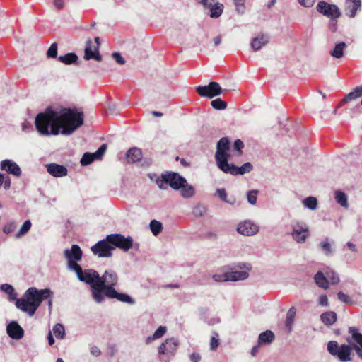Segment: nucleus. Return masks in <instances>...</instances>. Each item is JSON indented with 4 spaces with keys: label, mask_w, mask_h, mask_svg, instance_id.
<instances>
[{
    "label": "nucleus",
    "mask_w": 362,
    "mask_h": 362,
    "mask_svg": "<svg viewBox=\"0 0 362 362\" xmlns=\"http://www.w3.org/2000/svg\"><path fill=\"white\" fill-rule=\"evenodd\" d=\"M35 124L41 136L70 135L83 124V112L77 109L49 107L36 116Z\"/></svg>",
    "instance_id": "obj_1"
},
{
    "label": "nucleus",
    "mask_w": 362,
    "mask_h": 362,
    "mask_svg": "<svg viewBox=\"0 0 362 362\" xmlns=\"http://www.w3.org/2000/svg\"><path fill=\"white\" fill-rule=\"evenodd\" d=\"M52 293L49 288L39 290L35 287H30L26 290L21 298L16 299V306L18 309L32 317L41 303L49 298Z\"/></svg>",
    "instance_id": "obj_2"
},
{
    "label": "nucleus",
    "mask_w": 362,
    "mask_h": 362,
    "mask_svg": "<svg viewBox=\"0 0 362 362\" xmlns=\"http://www.w3.org/2000/svg\"><path fill=\"white\" fill-rule=\"evenodd\" d=\"M73 272L80 281L90 285L93 298L97 303H100L101 296L98 283L99 281V274L92 269H83L81 266Z\"/></svg>",
    "instance_id": "obj_3"
},
{
    "label": "nucleus",
    "mask_w": 362,
    "mask_h": 362,
    "mask_svg": "<svg viewBox=\"0 0 362 362\" xmlns=\"http://www.w3.org/2000/svg\"><path fill=\"white\" fill-rule=\"evenodd\" d=\"M156 183L160 189H167L170 186L174 190H179L181 183H185V177L177 173L170 172L158 177Z\"/></svg>",
    "instance_id": "obj_4"
},
{
    "label": "nucleus",
    "mask_w": 362,
    "mask_h": 362,
    "mask_svg": "<svg viewBox=\"0 0 362 362\" xmlns=\"http://www.w3.org/2000/svg\"><path fill=\"white\" fill-rule=\"evenodd\" d=\"M118 277L115 272L113 270H106L100 276H99L98 289L100 291L101 303L104 300L105 295L108 293L109 289H115V286L117 284Z\"/></svg>",
    "instance_id": "obj_5"
},
{
    "label": "nucleus",
    "mask_w": 362,
    "mask_h": 362,
    "mask_svg": "<svg viewBox=\"0 0 362 362\" xmlns=\"http://www.w3.org/2000/svg\"><path fill=\"white\" fill-rule=\"evenodd\" d=\"M353 350L351 346L342 344L341 346L335 341H330L327 344V351L333 356L337 357L340 362H349L351 361V354Z\"/></svg>",
    "instance_id": "obj_6"
},
{
    "label": "nucleus",
    "mask_w": 362,
    "mask_h": 362,
    "mask_svg": "<svg viewBox=\"0 0 362 362\" xmlns=\"http://www.w3.org/2000/svg\"><path fill=\"white\" fill-rule=\"evenodd\" d=\"M63 255L66 261V268L69 271L73 272L81 266L78 262L82 259L83 252L78 245L74 244L70 248H66Z\"/></svg>",
    "instance_id": "obj_7"
},
{
    "label": "nucleus",
    "mask_w": 362,
    "mask_h": 362,
    "mask_svg": "<svg viewBox=\"0 0 362 362\" xmlns=\"http://www.w3.org/2000/svg\"><path fill=\"white\" fill-rule=\"evenodd\" d=\"M179 341L175 337L166 339L158 348V354L162 361L168 362L175 354Z\"/></svg>",
    "instance_id": "obj_8"
},
{
    "label": "nucleus",
    "mask_w": 362,
    "mask_h": 362,
    "mask_svg": "<svg viewBox=\"0 0 362 362\" xmlns=\"http://www.w3.org/2000/svg\"><path fill=\"white\" fill-rule=\"evenodd\" d=\"M107 240L114 247V250L117 247L124 252H127L129 249L135 246L138 248L139 244L134 245L133 239L132 237H125L124 235L119 233L110 234L107 235Z\"/></svg>",
    "instance_id": "obj_9"
},
{
    "label": "nucleus",
    "mask_w": 362,
    "mask_h": 362,
    "mask_svg": "<svg viewBox=\"0 0 362 362\" xmlns=\"http://www.w3.org/2000/svg\"><path fill=\"white\" fill-rule=\"evenodd\" d=\"M291 235L297 243H304L310 235L309 227L303 221H296L291 223Z\"/></svg>",
    "instance_id": "obj_10"
},
{
    "label": "nucleus",
    "mask_w": 362,
    "mask_h": 362,
    "mask_svg": "<svg viewBox=\"0 0 362 362\" xmlns=\"http://www.w3.org/2000/svg\"><path fill=\"white\" fill-rule=\"evenodd\" d=\"M229 140L227 137L221 138L216 144V151L215 153V160L218 168L225 165L224 163L228 162L230 156Z\"/></svg>",
    "instance_id": "obj_11"
},
{
    "label": "nucleus",
    "mask_w": 362,
    "mask_h": 362,
    "mask_svg": "<svg viewBox=\"0 0 362 362\" xmlns=\"http://www.w3.org/2000/svg\"><path fill=\"white\" fill-rule=\"evenodd\" d=\"M196 90L200 96L208 98H212L226 91L215 81L210 82L206 86H198Z\"/></svg>",
    "instance_id": "obj_12"
},
{
    "label": "nucleus",
    "mask_w": 362,
    "mask_h": 362,
    "mask_svg": "<svg viewBox=\"0 0 362 362\" xmlns=\"http://www.w3.org/2000/svg\"><path fill=\"white\" fill-rule=\"evenodd\" d=\"M90 250L98 257H110L112 256V251L114 250V247L109 243L106 237L93 245Z\"/></svg>",
    "instance_id": "obj_13"
},
{
    "label": "nucleus",
    "mask_w": 362,
    "mask_h": 362,
    "mask_svg": "<svg viewBox=\"0 0 362 362\" xmlns=\"http://www.w3.org/2000/svg\"><path fill=\"white\" fill-rule=\"evenodd\" d=\"M94 41L95 45H93V42L90 39L86 41L84 51V59L86 60L93 59L98 62H100L102 60V56L99 53L100 38L96 37H95Z\"/></svg>",
    "instance_id": "obj_14"
},
{
    "label": "nucleus",
    "mask_w": 362,
    "mask_h": 362,
    "mask_svg": "<svg viewBox=\"0 0 362 362\" xmlns=\"http://www.w3.org/2000/svg\"><path fill=\"white\" fill-rule=\"evenodd\" d=\"M225 164L226 165L220 167L219 169L223 173L232 175H244L250 173L253 168L252 165L249 162L244 163L240 167L236 166L233 163H229L228 161Z\"/></svg>",
    "instance_id": "obj_15"
},
{
    "label": "nucleus",
    "mask_w": 362,
    "mask_h": 362,
    "mask_svg": "<svg viewBox=\"0 0 362 362\" xmlns=\"http://www.w3.org/2000/svg\"><path fill=\"white\" fill-rule=\"evenodd\" d=\"M317 11L331 19H336L341 16L339 8L334 4L325 1H320L316 7Z\"/></svg>",
    "instance_id": "obj_16"
},
{
    "label": "nucleus",
    "mask_w": 362,
    "mask_h": 362,
    "mask_svg": "<svg viewBox=\"0 0 362 362\" xmlns=\"http://www.w3.org/2000/svg\"><path fill=\"white\" fill-rule=\"evenodd\" d=\"M237 268L243 270L227 272L228 281H238L247 279L249 276L247 272L252 269V265L250 263L240 262L237 264Z\"/></svg>",
    "instance_id": "obj_17"
},
{
    "label": "nucleus",
    "mask_w": 362,
    "mask_h": 362,
    "mask_svg": "<svg viewBox=\"0 0 362 362\" xmlns=\"http://www.w3.org/2000/svg\"><path fill=\"white\" fill-rule=\"evenodd\" d=\"M259 228L257 223L251 220L240 221L236 228V231L245 236H252L259 232Z\"/></svg>",
    "instance_id": "obj_18"
},
{
    "label": "nucleus",
    "mask_w": 362,
    "mask_h": 362,
    "mask_svg": "<svg viewBox=\"0 0 362 362\" xmlns=\"http://www.w3.org/2000/svg\"><path fill=\"white\" fill-rule=\"evenodd\" d=\"M47 173L54 177H63L67 175V168L62 165L51 163L45 165Z\"/></svg>",
    "instance_id": "obj_19"
},
{
    "label": "nucleus",
    "mask_w": 362,
    "mask_h": 362,
    "mask_svg": "<svg viewBox=\"0 0 362 362\" xmlns=\"http://www.w3.org/2000/svg\"><path fill=\"white\" fill-rule=\"evenodd\" d=\"M8 335L13 339H20L23 337L24 330L16 321H11L6 327Z\"/></svg>",
    "instance_id": "obj_20"
},
{
    "label": "nucleus",
    "mask_w": 362,
    "mask_h": 362,
    "mask_svg": "<svg viewBox=\"0 0 362 362\" xmlns=\"http://www.w3.org/2000/svg\"><path fill=\"white\" fill-rule=\"evenodd\" d=\"M1 169L15 176H20L21 170L18 165L11 160H4L1 163Z\"/></svg>",
    "instance_id": "obj_21"
},
{
    "label": "nucleus",
    "mask_w": 362,
    "mask_h": 362,
    "mask_svg": "<svg viewBox=\"0 0 362 362\" xmlns=\"http://www.w3.org/2000/svg\"><path fill=\"white\" fill-rule=\"evenodd\" d=\"M106 297L110 298H116L118 300L126 303L129 305H134L135 300L128 294L119 293L115 289H109L108 293H105Z\"/></svg>",
    "instance_id": "obj_22"
},
{
    "label": "nucleus",
    "mask_w": 362,
    "mask_h": 362,
    "mask_svg": "<svg viewBox=\"0 0 362 362\" xmlns=\"http://www.w3.org/2000/svg\"><path fill=\"white\" fill-rule=\"evenodd\" d=\"M269 40V36L267 34L259 33L251 41V47L254 51L259 50L265 46Z\"/></svg>",
    "instance_id": "obj_23"
},
{
    "label": "nucleus",
    "mask_w": 362,
    "mask_h": 362,
    "mask_svg": "<svg viewBox=\"0 0 362 362\" xmlns=\"http://www.w3.org/2000/svg\"><path fill=\"white\" fill-rule=\"evenodd\" d=\"M349 333L351 334V337L347 339L349 345L353 348V345L356 344L362 349V334L359 332L358 329L351 327L349 328Z\"/></svg>",
    "instance_id": "obj_24"
},
{
    "label": "nucleus",
    "mask_w": 362,
    "mask_h": 362,
    "mask_svg": "<svg viewBox=\"0 0 362 362\" xmlns=\"http://www.w3.org/2000/svg\"><path fill=\"white\" fill-rule=\"evenodd\" d=\"M223 4L214 0L210 4V7L206 8L207 13L211 18H218L223 13Z\"/></svg>",
    "instance_id": "obj_25"
},
{
    "label": "nucleus",
    "mask_w": 362,
    "mask_h": 362,
    "mask_svg": "<svg viewBox=\"0 0 362 362\" xmlns=\"http://www.w3.org/2000/svg\"><path fill=\"white\" fill-rule=\"evenodd\" d=\"M361 7L360 0H346L345 13L350 18H354Z\"/></svg>",
    "instance_id": "obj_26"
},
{
    "label": "nucleus",
    "mask_w": 362,
    "mask_h": 362,
    "mask_svg": "<svg viewBox=\"0 0 362 362\" xmlns=\"http://www.w3.org/2000/svg\"><path fill=\"white\" fill-rule=\"evenodd\" d=\"M180 188V195L185 199L192 198L195 194L194 187L189 184L187 180L185 178V183H181Z\"/></svg>",
    "instance_id": "obj_27"
},
{
    "label": "nucleus",
    "mask_w": 362,
    "mask_h": 362,
    "mask_svg": "<svg viewBox=\"0 0 362 362\" xmlns=\"http://www.w3.org/2000/svg\"><path fill=\"white\" fill-rule=\"evenodd\" d=\"M126 156L128 163H134L141 160L142 152L140 148L134 147L127 151Z\"/></svg>",
    "instance_id": "obj_28"
},
{
    "label": "nucleus",
    "mask_w": 362,
    "mask_h": 362,
    "mask_svg": "<svg viewBox=\"0 0 362 362\" xmlns=\"http://www.w3.org/2000/svg\"><path fill=\"white\" fill-rule=\"evenodd\" d=\"M362 96V91L361 90L360 86L356 87L353 91L348 93L340 102L339 105L342 106L345 103L350 102L351 100H356Z\"/></svg>",
    "instance_id": "obj_29"
},
{
    "label": "nucleus",
    "mask_w": 362,
    "mask_h": 362,
    "mask_svg": "<svg viewBox=\"0 0 362 362\" xmlns=\"http://www.w3.org/2000/svg\"><path fill=\"white\" fill-rule=\"evenodd\" d=\"M346 45L344 42H340L335 44L334 47L330 51V55L335 59H341L344 57V49Z\"/></svg>",
    "instance_id": "obj_30"
},
{
    "label": "nucleus",
    "mask_w": 362,
    "mask_h": 362,
    "mask_svg": "<svg viewBox=\"0 0 362 362\" xmlns=\"http://www.w3.org/2000/svg\"><path fill=\"white\" fill-rule=\"evenodd\" d=\"M167 332V327L165 326H160L154 333L148 336L145 339V343L146 344H150L153 341L160 339L163 337L165 333Z\"/></svg>",
    "instance_id": "obj_31"
},
{
    "label": "nucleus",
    "mask_w": 362,
    "mask_h": 362,
    "mask_svg": "<svg viewBox=\"0 0 362 362\" xmlns=\"http://www.w3.org/2000/svg\"><path fill=\"white\" fill-rule=\"evenodd\" d=\"M216 194L218 196L220 199L223 202L230 205H235L236 204V199L234 196L228 197L227 192L225 189L219 188L216 191Z\"/></svg>",
    "instance_id": "obj_32"
},
{
    "label": "nucleus",
    "mask_w": 362,
    "mask_h": 362,
    "mask_svg": "<svg viewBox=\"0 0 362 362\" xmlns=\"http://www.w3.org/2000/svg\"><path fill=\"white\" fill-rule=\"evenodd\" d=\"M316 284L324 289H327L329 287V281L327 275L325 276L322 272H317L314 276Z\"/></svg>",
    "instance_id": "obj_33"
},
{
    "label": "nucleus",
    "mask_w": 362,
    "mask_h": 362,
    "mask_svg": "<svg viewBox=\"0 0 362 362\" xmlns=\"http://www.w3.org/2000/svg\"><path fill=\"white\" fill-rule=\"evenodd\" d=\"M59 61L64 64L70 65L76 64L78 59V56L74 52L66 53L64 55H61L58 58Z\"/></svg>",
    "instance_id": "obj_34"
},
{
    "label": "nucleus",
    "mask_w": 362,
    "mask_h": 362,
    "mask_svg": "<svg viewBox=\"0 0 362 362\" xmlns=\"http://www.w3.org/2000/svg\"><path fill=\"white\" fill-rule=\"evenodd\" d=\"M320 319L322 322L327 325H332L337 320V314L335 312L329 311L321 314Z\"/></svg>",
    "instance_id": "obj_35"
},
{
    "label": "nucleus",
    "mask_w": 362,
    "mask_h": 362,
    "mask_svg": "<svg viewBox=\"0 0 362 362\" xmlns=\"http://www.w3.org/2000/svg\"><path fill=\"white\" fill-rule=\"evenodd\" d=\"M274 338V334L270 330H267L259 335L258 341L259 344H271Z\"/></svg>",
    "instance_id": "obj_36"
},
{
    "label": "nucleus",
    "mask_w": 362,
    "mask_h": 362,
    "mask_svg": "<svg viewBox=\"0 0 362 362\" xmlns=\"http://www.w3.org/2000/svg\"><path fill=\"white\" fill-rule=\"evenodd\" d=\"M302 204L304 207L315 211L317 208L318 202L316 197L310 196L303 199Z\"/></svg>",
    "instance_id": "obj_37"
},
{
    "label": "nucleus",
    "mask_w": 362,
    "mask_h": 362,
    "mask_svg": "<svg viewBox=\"0 0 362 362\" xmlns=\"http://www.w3.org/2000/svg\"><path fill=\"white\" fill-rule=\"evenodd\" d=\"M335 199L336 202L342 207L346 209L349 206L347 195L340 191L337 190L335 192Z\"/></svg>",
    "instance_id": "obj_38"
},
{
    "label": "nucleus",
    "mask_w": 362,
    "mask_h": 362,
    "mask_svg": "<svg viewBox=\"0 0 362 362\" xmlns=\"http://www.w3.org/2000/svg\"><path fill=\"white\" fill-rule=\"evenodd\" d=\"M0 290L9 296L10 300H16L17 293L15 292L14 288L8 284H4L0 286Z\"/></svg>",
    "instance_id": "obj_39"
},
{
    "label": "nucleus",
    "mask_w": 362,
    "mask_h": 362,
    "mask_svg": "<svg viewBox=\"0 0 362 362\" xmlns=\"http://www.w3.org/2000/svg\"><path fill=\"white\" fill-rule=\"evenodd\" d=\"M329 240V239L328 238H326L323 241H322L319 244V246L320 247L322 251L326 256L332 255L334 252Z\"/></svg>",
    "instance_id": "obj_40"
},
{
    "label": "nucleus",
    "mask_w": 362,
    "mask_h": 362,
    "mask_svg": "<svg viewBox=\"0 0 362 362\" xmlns=\"http://www.w3.org/2000/svg\"><path fill=\"white\" fill-rule=\"evenodd\" d=\"M296 309L295 308H291L286 314V326L288 328L289 331L292 329V325L294 321V317L296 315Z\"/></svg>",
    "instance_id": "obj_41"
},
{
    "label": "nucleus",
    "mask_w": 362,
    "mask_h": 362,
    "mask_svg": "<svg viewBox=\"0 0 362 362\" xmlns=\"http://www.w3.org/2000/svg\"><path fill=\"white\" fill-rule=\"evenodd\" d=\"M53 334L59 339H62L65 336V329L64 327L60 324H56L52 328Z\"/></svg>",
    "instance_id": "obj_42"
},
{
    "label": "nucleus",
    "mask_w": 362,
    "mask_h": 362,
    "mask_svg": "<svg viewBox=\"0 0 362 362\" xmlns=\"http://www.w3.org/2000/svg\"><path fill=\"white\" fill-rule=\"evenodd\" d=\"M31 226V221L30 220H26L21 226L18 232L16 234V238H19L25 235L30 230Z\"/></svg>",
    "instance_id": "obj_43"
},
{
    "label": "nucleus",
    "mask_w": 362,
    "mask_h": 362,
    "mask_svg": "<svg viewBox=\"0 0 362 362\" xmlns=\"http://www.w3.org/2000/svg\"><path fill=\"white\" fill-rule=\"evenodd\" d=\"M162 223L156 220L150 222V229L154 235H158L162 230Z\"/></svg>",
    "instance_id": "obj_44"
},
{
    "label": "nucleus",
    "mask_w": 362,
    "mask_h": 362,
    "mask_svg": "<svg viewBox=\"0 0 362 362\" xmlns=\"http://www.w3.org/2000/svg\"><path fill=\"white\" fill-rule=\"evenodd\" d=\"M206 207L204 205L197 204L192 209V214L196 217H202L206 213Z\"/></svg>",
    "instance_id": "obj_45"
},
{
    "label": "nucleus",
    "mask_w": 362,
    "mask_h": 362,
    "mask_svg": "<svg viewBox=\"0 0 362 362\" xmlns=\"http://www.w3.org/2000/svg\"><path fill=\"white\" fill-rule=\"evenodd\" d=\"M211 105L213 108L218 110H225L227 107V104L221 98H216L211 102Z\"/></svg>",
    "instance_id": "obj_46"
},
{
    "label": "nucleus",
    "mask_w": 362,
    "mask_h": 362,
    "mask_svg": "<svg viewBox=\"0 0 362 362\" xmlns=\"http://www.w3.org/2000/svg\"><path fill=\"white\" fill-rule=\"evenodd\" d=\"M326 275L329 283L332 284H337L339 282V277L338 274L334 271H329L326 272Z\"/></svg>",
    "instance_id": "obj_47"
},
{
    "label": "nucleus",
    "mask_w": 362,
    "mask_h": 362,
    "mask_svg": "<svg viewBox=\"0 0 362 362\" xmlns=\"http://www.w3.org/2000/svg\"><path fill=\"white\" fill-rule=\"evenodd\" d=\"M235 5V10L238 14H243L245 11V0H233Z\"/></svg>",
    "instance_id": "obj_48"
},
{
    "label": "nucleus",
    "mask_w": 362,
    "mask_h": 362,
    "mask_svg": "<svg viewBox=\"0 0 362 362\" xmlns=\"http://www.w3.org/2000/svg\"><path fill=\"white\" fill-rule=\"evenodd\" d=\"M58 45L57 42H54L51 45L48 50L47 51V56L48 58H55L57 56Z\"/></svg>",
    "instance_id": "obj_49"
},
{
    "label": "nucleus",
    "mask_w": 362,
    "mask_h": 362,
    "mask_svg": "<svg viewBox=\"0 0 362 362\" xmlns=\"http://www.w3.org/2000/svg\"><path fill=\"white\" fill-rule=\"evenodd\" d=\"M17 227V223L15 221H11L7 223L3 228V232L6 234H10L13 233Z\"/></svg>",
    "instance_id": "obj_50"
},
{
    "label": "nucleus",
    "mask_w": 362,
    "mask_h": 362,
    "mask_svg": "<svg viewBox=\"0 0 362 362\" xmlns=\"http://www.w3.org/2000/svg\"><path fill=\"white\" fill-rule=\"evenodd\" d=\"M258 191L257 190H251L247 192V200L248 203L252 205H255L257 203V195Z\"/></svg>",
    "instance_id": "obj_51"
},
{
    "label": "nucleus",
    "mask_w": 362,
    "mask_h": 362,
    "mask_svg": "<svg viewBox=\"0 0 362 362\" xmlns=\"http://www.w3.org/2000/svg\"><path fill=\"white\" fill-rule=\"evenodd\" d=\"M337 297L340 301L346 304H352L354 303L352 298L349 296L341 291L337 293Z\"/></svg>",
    "instance_id": "obj_52"
},
{
    "label": "nucleus",
    "mask_w": 362,
    "mask_h": 362,
    "mask_svg": "<svg viewBox=\"0 0 362 362\" xmlns=\"http://www.w3.org/2000/svg\"><path fill=\"white\" fill-rule=\"evenodd\" d=\"M92 162H93L92 156L90 155V153H85L81 159V164L83 166L88 165L90 164Z\"/></svg>",
    "instance_id": "obj_53"
},
{
    "label": "nucleus",
    "mask_w": 362,
    "mask_h": 362,
    "mask_svg": "<svg viewBox=\"0 0 362 362\" xmlns=\"http://www.w3.org/2000/svg\"><path fill=\"white\" fill-rule=\"evenodd\" d=\"M212 279L216 282H225L228 281V273L225 272L223 274H215L212 276Z\"/></svg>",
    "instance_id": "obj_54"
},
{
    "label": "nucleus",
    "mask_w": 362,
    "mask_h": 362,
    "mask_svg": "<svg viewBox=\"0 0 362 362\" xmlns=\"http://www.w3.org/2000/svg\"><path fill=\"white\" fill-rule=\"evenodd\" d=\"M219 345V339L218 334L217 333H214V335L211 338L210 341V349L215 350Z\"/></svg>",
    "instance_id": "obj_55"
},
{
    "label": "nucleus",
    "mask_w": 362,
    "mask_h": 362,
    "mask_svg": "<svg viewBox=\"0 0 362 362\" xmlns=\"http://www.w3.org/2000/svg\"><path fill=\"white\" fill-rule=\"evenodd\" d=\"M112 58L118 63L119 64H124L125 59L119 52H113L112 54Z\"/></svg>",
    "instance_id": "obj_56"
},
{
    "label": "nucleus",
    "mask_w": 362,
    "mask_h": 362,
    "mask_svg": "<svg viewBox=\"0 0 362 362\" xmlns=\"http://www.w3.org/2000/svg\"><path fill=\"white\" fill-rule=\"evenodd\" d=\"M233 148L238 152H242V149L244 148V144L240 139H236L233 144Z\"/></svg>",
    "instance_id": "obj_57"
},
{
    "label": "nucleus",
    "mask_w": 362,
    "mask_h": 362,
    "mask_svg": "<svg viewBox=\"0 0 362 362\" xmlns=\"http://www.w3.org/2000/svg\"><path fill=\"white\" fill-rule=\"evenodd\" d=\"M298 3L304 7L309 8L314 5L316 0H298Z\"/></svg>",
    "instance_id": "obj_58"
},
{
    "label": "nucleus",
    "mask_w": 362,
    "mask_h": 362,
    "mask_svg": "<svg viewBox=\"0 0 362 362\" xmlns=\"http://www.w3.org/2000/svg\"><path fill=\"white\" fill-rule=\"evenodd\" d=\"M318 302L321 306L327 307L329 305L328 298H327V296H325V295H321L319 297Z\"/></svg>",
    "instance_id": "obj_59"
},
{
    "label": "nucleus",
    "mask_w": 362,
    "mask_h": 362,
    "mask_svg": "<svg viewBox=\"0 0 362 362\" xmlns=\"http://www.w3.org/2000/svg\"><path fill=\"white\" fill-rule=\"evenodd\" d=\"M197 2L202 4L204 7L205 11H206V8L210 7V4L214 0H197Z\"/></svg>",
    "instance_id": "obj_60"
},
{
    "label": "nucleus",
    "mask_w": 362,
    "mask_h": 362,
    "mask_svg": "<svg viewBox=\"0 0 362 362\" xmlns=\"http://www.w3.org/2000/svg\"><path fill=\"white\" fill-rule=\"evenodd\" d=\"M106 150H107V145L103 144L99 147V148L95 152L98 155L100 158H101L102 156L104 155Z\"/></svg>",
    "instance_id": "obj_61"
},
{
    "label": "nucleus",
    "mask_w": 362,
    "mask_h": 362,
    "mask_svg": "<svg viewBox=\"0 0 362 362\" xmlns=\"http://www.w3.org/2000/svg\"><path fill=\"white\" fill-rule=\"evenodd\" d=\"M90 352L93 356L96 357L99 356L101 354V351L99 349V348L95 346H93L90 347Z\"/></svg>",
    "instance_id": "obj_62"
},
{
    "label": "nucleus",
    "mask_w": 362,
    "mask_h": 362,
    "mask_svg": "<svg viewBox=\"0 0 362 362\" xmlns=\"http://www.w3.org/2000/svg\"><path fill=\"white\" fill-rule=\"evenodd\" d=\"M2 185H4V188L5 189H8L10 188V187H11V180H10L8 176H7V175L4 176V182H3Z\"/></svg>",
    "instance_id": "obj_63"
},
{
    "label": "nucleus",
    "mask_w": 362,
    "mask_h": 362,
    "mask_svg": "<svg viewBox=\"0 0 362 362\" xmlns=\"http://www.w3.org/2000/svg\"><path fill=\"white\" fill-rule=\"evenodd\" d=\"M189 358L192 362H199L201 356L198 353H192L189 355Z\"/></svg>",
    "instance_id": "obj_64"
}]
</instances>
